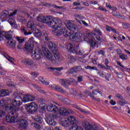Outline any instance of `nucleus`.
I'll use <instances>...</instances> for the list:
<instances>
[{
    "label": "nucleus",
    "instance_id": "c03bdc74",
    "mask_svg": "<svg viewBox=\"0 0 130 130\" xmlns=\"http://www.w3.org/2000/svg\"><path fill=\"white\" fill-rule=\"evenodd\" d=\"M8 43V44H9V45H11V46H14V45H16V42H15V41L14 40H9Z\"/></svg>",
    "mask_w": 130,
    "mask_h": 130
},
{
    "label": "nucleus",
    "instance_id": "49530a36",
    "mask_svg": "<svg viewBox=\"0 0 130 130\" xmlns=\"http://www.w3.org/2000/svg\"><path fill=\"white\" fill-rule=\"evenodd\" d=\"M16 39H17L18 42L19 43H20V44H21V43H23V42H24V39H21L19 37H17Z\"/></svg>",
    "mask_w": 130,
    "mask_h": 130
},
{
    "label": "nucleus",
    "instance_id": "f257e3e1",
    "mask_svg": "<svg viewBox=\"0 0 130 130\" xmlns=\"http://www.w3.org/2000/svg\"><path fill=\"white\" fill-rule=\"evenodd\" d=\"M60 21V26L56 28H52L55 29V33L57 36H60L63 34L64 37H69L70 39L75 41V42H79L81 41L82 35L81 34L75 33V30H77V25L75 24L69 22L67 24V28L62 29L61 27V20Z\"/></svg>",
    "mask_w": 130,
    "mask_h": 130
},
{
    "label": "nucleus",
    "instance_id": "e2e57ef3",
    "mask_svg": "<svg viewBox=\"0 0 130 130\" xmlns=\"http://www.w3.org/2000/svg\"><path fill=\"white\" fill-rule=\"evenodd\" d=\"M98 67L100 69H105V66H104V65L102 64V63H99Z\"/></svg>",
    "mask_w": 130,
    "mask_h": 130
},
{
    "label": "nucleus",
    "instance_id": "b1692460",
    "mask_svg": "<svg viewBox=\"0 0 130 130\" xmlns=\"http://www.w3.org/2000/svg\"><path fill=\"white\" fill-rule=\"evenodd\" d=\"M42 55V54H32L31 57L34 59H36V60H39Z\"/></svg>",
    "mask_w": 130,
    "mask_h": 130
},
{
    "label": "nucleus",
    "instance_id": "aec40b11",
    "mask_svg": "<svg viewBox=\"0 0 130 130\" xmlns=\"http://www.w3.org/2000/svg\"><path fill=\"white\" fill-rule=\"evenodd\" d=\"M10 95V91L9 90L2 89L0 90V97H6V96H9Z\"/></svg>",
    "mask_w": 130,
    "mask_h": 130
},
{
    "label": "nucleus",
    "instance_id": "5fc2aeb1",
    "mask_svg": "<svg viewBox=\"0 0 130 130\" xmlns=\"http://www.w3.org/2000/svg\"><path fill=\"white\" fill-rule=\"evenodd\" d=\"M17 12H18V10H15L13 13H11L9 15V16L10 17H13V16H15V15L17 14Z\"/></svg>",
    "mask_w": 130,
    "mask_h": 130
},
{
    "label": "nucleus",
    "instance_id": "a18cd8bd",
    "mask_svg": "<svg viewBox=\"0 0 130 130\" xmlns=\"http://www.w3.org/2000/svg\"><path fill=\"white\" fill-rule=\"evenodd\" d=\"M49 88H51L52 90L56 91L57 85L55 84H52L49 86Z\"/></svg>",
    "mask_w": 130,
    "mask_h": 130
},
{
    "label": "nucleus",
    "instance_id": "473e14b6",
    "mask_svg": "<svg viewBox=\"0 0 130 130\" xmlns=\"http://www.w3.org/2000/svg\"><path fill=\"white\" fill-rule=\"evenodd\" d=\"M120 58L122 59V60H127V55L124 54V53L119 55Z\"/></svg>",
    "mask_w": 130,
    "mask_h": 130
},
{
    "label": "nucleus",
    "instance_id": "72a5a7b5",
    "mask_svg": "<svg viewBox=\"0 0 130 130\" xmlns=\"http://www.w3.org/2000/svg\"><path fill=\"white\" fill-rule=\"evenodd\" d=\"M26 103L27 102H29V98L28 96V94H26L23 96L22 98V103Z\"/></svg>",
    "mask_w": 130,
    "mask_h": 130
},
{
    "label": "nucleus",
    "instance_id": "864d4df0",
    "mask_svg": "<svg viewBox=\"0 0 130 130\" xmlns=\"http://www.w3.org/2000/svg\"><path fill=\"white\" fill-rule=\"evenodd\" d=\"M99 10H100V11H103V12H107V10H106V9L103 8L102 6H100L99 7Z\"/></svg>",
    "mask_w": 130,
    "mask_h": 130
},
{
    "label": "nucleus",
    "instance_id": "13d9d810",
    "mask_svg": "<svg viewBox=\"0 0 130 130\" xmlns=\"http://www.w3.org/2000/svg\"><path fill=\"white\" fill-rule=\"evenodd\" d=\"M95 32H96V33H97V34H98V36H102V31H101V30H96V31H95Z\"/></svg>",
    "mask_w": 130,
    "mask_h": 130
},
{
    "label": "nucleus",
    "instance_id": "69168bd1",
    "mask_svg": "<svg viewBox=\"0 0 130 130\" xmlns=\"http://www.w3.org/2000/svg\"><path fill=\"white\" fill-rule=\"evenodd\" d=\"M82 23L83 25H84V26H85V27H88V26H89V24L84 20H82Z\"/></svg>",
    "mask_w": 130,
    "mask_h": 130
},
{
    "label": "nucleus",
    "instance_id": "9d476101",
    "mask_svg": "<svg viewBox=\"0 0 130 130\" xmlns=\"http://www.w3.org/2000/svg\"><path fill=\"white\" fill-rule=\"evenodd\" d=\"M25 108L27 112L31 114L38 111V105L34 102L25 105Z\"/></svg>",
    "mask_w": 130,
    "mask_h": 130
},
{
    "label": "nucleus",
    "instance_id": "393cba45",
    "mask_svg": "<svg viewBox=\"0 0 130 130\" xmlns=\"http://www.w3.org/2000/svg\"><path fill=\"white\" fill-rule=\"evenodd\" d=\"M106 30L107 31V32H110V31H112L113 33L116 34V29L109 25L106 26Z\"/></svg>",
    "mask_w": 130,
    "mask_h": 130
},
{
    "label": "nucleus",
    "instance_id": "1a4fd4ad",
    "mask_svg": "<svg viewBox=\"0 0 130 130\" xmlns=\"http://www.w3.org/2000/svg\"><path fill=\"white\" fill-rule=\"evenodd\" d=\"M27 27L35 31L34 35L37 38H40L42 36V33L41 32V30L37 29V24H35L34 22L32 21H28L27 24Z\"/></svg>",
    "mask_w": 130,
    "mask_h": 130
},
{
    "label": "nucleus",
    "instance_id": "2eb2a0df",
    "mask_svg": "<svg viewBox=\"0 0 130 130\" xmlns=\"http://www.w3.org/2000/svg\"><path fill=\"white\" fill-rule=\"evenodd\" d=\"M8 23L11 25V27L14 29L18 28V25H17V22L15 19L13 18H10L8 20Z\"/></svg>",
    "mask_w": 130,
    "mask_h": 130
},
{
    "label": "nucleus",
    "instance_id": "4468645a",
    "mask_svg": "<svg viewBox=\"0 0 130 130\" xmlns=\"http://www.w3.org/2000/svg\"><path fill=\"white\" fill-rule=\"evenodd\" d=\"M69 51L70 52H72L74 54H77V53H81V51H80V48H79V47H77L76 48H74L73 44L70 45V48H69Z\"/></svg>",
    "mask_w": 130,
    "mask_h": 130
},
{
    "label": "nucleus",
    "instance_id": "c9c22d12",
    "mask_svg": "<svg viewBox=\"0 0 130 130\" xmlns=\"http://www.w3.org/2000/svg\"><path fill=\"white\" fill-rule=\"evenodd\" d=\"M122 25L124 29H128V28H130V23L124 22L122 23Z\"/></svg>",
    "mask_w": 130,
    "mask_h": 130
},
{
    "label": "nucleus",
    "instance_id": "58836bf2",
    "mask_svg": "<svg viewBox=\"0 0 130 130\" xmlns=\"http://www.w3.org/2000/svg\"><path fill=\"white\" fill-rule=\"evenodd\" d=\"M98 74L103 78L105 77V73L103 71L98 70Z\"/></svg>",
    "mask_w": 130,
    "mask_h": 130
},
{
    "label": "nucleus",
    "instance_id": "c85d7f7f",
    "mask_svg": "<svg viewBox=\"0 0 130 130\" xmlns=\"http://www.w3.org/2000/svg\"><path fill=\"white\" fill-rule=\"evenodd\" d=\"M74 68L75 73H78L81 71H84V69H82V67L81 66H75Z\"/></svg>",
    "mask_w": 130,
    "mask_h": 130
},
{
    "label": "nucleus",
    "instance_id": "8fccbe9b",
    "mask_svg": "<svg viewBox=\"0 0 130 130\" xmlns=\"http://www.w3.org/2000/svg\"><path fill=\"white\" fill-rule=\"evenodd\" d=\"M116 51L118 55H121L122 54V51L120 49H117Z\"/></svg>",
    "mask_w": 130,
    "mask_h": 130
},
{
    "label": "nucleus",
    "instance_id": "052dcab7",
    "mask_svg": "<svg viewBox=\"0 0 130 130\" xmlns=\"http://www.w3.org/2000/svg\"><path fill=\"white\" fill-rule=\"evenodd\" d=\"M30 74L34 78H36V77L38 76V74H36L35 72H31Z\"/></svg>",
    "mask_w": 130,
    "mask_h": 130
},
{
    "label": "nucleus",
    "instance_id": "2f4dec72",
    "mask_svg": "<svg viewBox=\"0 0 130 130\" xmlns=\"http://www.w3.org/2000/svg\"><path fill=\"white\" fill-rule=\"evenodd\" d=\"M112 14L114 17H116L117 18H120V17H121L120 13L117 11H113Z\"/></svg>",
    "mask_w": 130,
    "mask_h": 130
},
{
    "label": "nucleus",
    "instance_id": "412c9836",
    "mask_svg": "<svg viewBox=\"0 0 130 130\" xmlns=\"http://www.w3.org/2000/svg\"><path fill=\"white\" fill-rule=\"evenodd\" d=\"M22 62H23L25 66H32V64H33V61L29 58H25L23 59Z\"/></svg>",
    "mask_w": 130,
    "mask_h": 130
},
{
    "label": "nucleus",
    "instance_id": "dca6fc26",
    "mask_svg": "<svg viewBox=\"0 0 130 130\" xmlns=\"http://www.w3.org/2000/svg\"><path fill=\"white\" fill-rule=\"evenodd\" d=\"M116 63H117V64L118 66H120L121 68H119V67H117V68H118V69L119 70H120L121 72H125V70H127V71H129V72H130V68H127L124 67V66L122 65V64L119 61H117Z\"/></svg>",
    "mask_w": 130,
    "mask_h": 130
},
{
    "label": "nucleus",
    "instance_id": "0eeeda50",
    "mask_svg": "<svg viewBox=\"0 0 130 130\" xmlns=\"http://www.w3.org/2000/svg\"><path fill=\"white\" fill-rule=\"evenodd\" d=\"M35 44H37V42L34 41V38L32 37L25 43L24 50L25 52H31L32 54H42V51L39 47H36L33 51Z\"/></svg>",
    "mask_w": 130,
    "mask_h": 130
},
{
    "label": "nucleus",
    "instance_id": "4c0bfd02",
    "mask_svg": "<svg viewBox=\"0 0 130 130\" xmlns=\"http://www.w3.org/2000/svg\"><path fill=\"white\" fill-rule=\"evenodd\" d=\"M50 70H53V71H54V70H55L56 71H58V72H60L61 71H62V70H63V67H58V68L51 67Z\"/></svg>",
    "mask_w": 130,
    "mask_h": 130
},
{
    "label": "nucleus",
    "instance_id": "f704fd0d",
    "mask_svg": "<svg viewBox=\"0 0 130 130\" xmlns=\"http://www.w3.org/2000/svg\"><path fill=\"white\" fill-rule=\"evenodd\" d=\"M41 82L43 84V85H45L46 86L49 85V82L48 81H46L42 77H40Z\"/></svg>",
    "mask_w": 130,
    "mask_h": 130
},
{
    "label": "nucleus",
    "instance_id": "4be33fe9",
    "mask_svg": "<svg viewBox=\"0 0 130 130\" xmlns=\"http://www.w3.org/2000/svg\"><path fill=\"white\" fill-rule=\"evenodd\" d=\"M85 130H96L97 129V126L96 125H92L90 124H88V125H85Z\"/></svg>",
    "mask_w": 130,
    "mask_h": 130
},
{
    "label": "nucleus",
    "instance_id": "f03ea898",
    "mask_svg": "<svg viewBox=\"0 0 130 130\" xmlns=\"http://www.w3.org/2000/svg\"><path fill=\"white\" fill-rule=\"evenodd\" d=\"M47 110L49 112H52L53 113H56V112H59V114H51L46 119V121L48 124L53 126H54L56 125L55 119L59 118L60 116H67L69 114L73 113V111H72V110H69L68 111L64 107H61L59 110L57 106L53 104L48 105L47 106Z\"/></svg>",
    "mask_w": 130,
    "mask_h": 130
},
{
    "label": "nucleus",
    "instance_id": "9b49d317",
    "mask_svg": "<svg viewBox=\"0 0 130 130\" xmlns=\"http://www.w3.org/2000/svg\"><path fill=\"white\" fill-rule=\"evenodd\" d=\"M77 33V34H81V40L79 42H81V41H83V39L84 41H86V42H88L91 39H93V35H94V32L92 31L91 32H88L84 35L83 37V35L80 32H74Z\"/></svg>",
    "mask_w": 130,
    "mask_h": 130
},
{
    "label": "nucleus",
    "instance_id": "ddd939ff",
    "mask_svg": "<svg viewBox=\"0 0 130 130\" xmlns=\"http://www.w3.org/2000/svg\"><path fill=\"white\" fill-rule=\"evenodd\" d=\"M4 34L3 31H0V36H2V35H3V36H4L5 38L7 39V40H11L13 38V32L11 31H7L6 32H4Z\"/></svg>",
    "mask_w": 130,
    "mask_h": 130
},
{
    "label": "nucleus",
    "instance_id": "5701e85b",
    "mask_svg": "<svg viewBox=\"0 0 130 130\" xmlns=\"http://www.w3.org/2000/svg\"><path fill=\"white\" fill-rule=\"evenodd\" d=\"M68 57L69 62H70V63H74V62L77 60V58L75 57V56L72 55H68Z\"/></svg>",
    "mask_w": 130,
    "mask_h": 130
},
{
    "label": "nucleus",
    "instance_id": "37998d69",
    "mask_svg": "<svg viewBox=\"0 0 130 130\" xmlns=\"http://www.w3.org/2000/svg\"><path fill=\"white\" fill-rule=\"evenodd\" d=\"M111 77V75H110V74H105V77H104L103 78H105L106 80L107 81H109V79H110V78Z\"/></svg>",
    "mask_w": 130,
    "mask_h": 130
},
{
    "label": "nucleus",
    "instance_id": "603ef678",
    "mask_svg": "<svg viewBox=\"0 0 130 130\" xmlns=\"http://www.w3.org/2000/svg\"><path fill=\"white\" fill-rule=\"evenodd\" d=\"M116 97L118 99H120L121 100H123V96H122L121 95L119 94H116Z\"/></svg>",
    "mask_w": 130,
    "mask_h": 130
},
{
    "label": "nucleus",
    "instance_id": "680f3d73",
    "mask_svg": "<svg viewBox=\"0 0 130 130\" xmlns=\"http://www.w3.org/2000/svg\"><path fill=\"white\" fill-rule=\"evenodd\" d=\"M44 130H54L53 128L49 127V126H45Z\"/></svg>",
    "mask_w": 130,
    "mask_h": 130
},
{
    "label": "nucleus",
    "instance_id": "423d86ee",
    "mask_svg": "<svg viewBox=\"0 0 130 130\" xmlns=\"http://www.w3.org/2000/svg\"><path fill=\"white\" fill-rule=\"evenodd\" d=\"M38 22L46 24L50 28H57L60 26V21L59 19L52 18V16H39L37 18Z\"/></svg>",
    "mask_w": 130,
    "mask_h": 130
},
{
    "label": "nucleus",
    "instance_id": "7c9ffc66",
    "mask_svg": "<svg viewBox=\"0 0 130 130\" xmlns=\"http://www.w3.org/2000/svg\"><path fill=\"white\" fill-rule=\"evenodd\" d=\"M55 91L56 92H60V93H66V90H63L62 87L59 86H57L56 90Z\"/></svg>",
    "mask_w": 130,
    "mask_h": 130
},
{
    "label": "nucleus",
    "instance_id": "774afa93",
    "mask_svg": "<svg viewBox=\"0 0 130 130\" xmlns=\"http://www.w3.org/2000/svg\"><path fill=\"white\" fill-rule=\"evenodd\" d=\"M55 130H62V129L60 126H56L55 127Z\"/></svg>",
    "mask_w": 130,
    "mask_h": 130
},
{
    "label": "nucleus",
    "instance_id": "338daca9",
    "mask_svg": "<svg viewBox=\"0 0 130 130\" xmlns=\"http://www.w3.org/2000/svg\"><path fill=\"white\" fill-rule=\"evenodd\" d=\"M73 6H74V7H76V6H81V4H80L77 2H75L73 3Z\"/></svg>",
    "mask_w": 130,
    "mask_h": 130
},
{
    "label": "nucleus",
    "instance_id": "09e8293b",
    "mask_svg": "<svg viewBox=\"0 0 130 130\" xmlns=\"http://www.w3.org/2000/svg\"><path fill=\"white\" fill-rule=\"evenodd\" d=\"M6 115V112L3 110H0V117H4Z\"/></svg>",
    "mask_w": 130,
    "mask_h": 130
},
{
    "label": "nucleus",
    "instance_id": "6e6552de",
    "mask_svg": "<svg viewBox=\"0 0 130 130\" xmlns=\"http://www.w3.org/2000/svg\"><path fill=\"white\" fill-rule=\"evenodd\" d=\"M10 110L11 112L6 116V120L9 123H15L16 122V119L19 117L18 111L13 110H8V111H9Z\"/></svg>",
    "mask_w": 130,
    "mask_h": 130
},
{
    "label": "nucleus",
    "instance_id": "a211bd4d",
    "mask_svg": "<svg viewBox=\"0 0 130 130\" xmlns=\"http://www.w3.org/2000/svg\"><path fill=\"white\" fill-rule=\"evenodd\" d=\"M9 12L8 11H4L1 13L0 20H7L9 17Z\"/></svg>",
    "mask_w": 130,
    "mask_h": 130
},
{
    "label": "nucleus",
    "instance_id": "ea45409f",
    "mask_svg": "<svg viewBox=\"0 0 130 130\" xmlns=\"http://www.w3.org/2000/svg\"><path fill=\"white\" fill-rule=\"evenodd\" d=\"M95 92H97L98 94H100V95L102 96V93H101V91H99V89H94L93 91H92V95H97V93H95Z\"/></svg>",
    "mask_w": 130,
    "mask_h": 130
},
{
    "label": "nucleus",
    "instance_id": "6ab92c4d",
    "mask_svg": "<svg viewBox=\"0 0 130 130\" xmlns=\"http://www.w3.org/2000/svg\"><path fill=\"white\" fill-rule=\"evenodd\" d=\"M61 81H62L61 85L64 88H69L71 85L70 82L66 79H62Z\"/></svg>",
    "mask_w": 130,
    "mask_h": 130
},
{
    "label": "nucleus",
    "instance_id": "bb28decb",
    "mask_svg": "<svg viewBox=\"0 0 130 130\" xmlns=\"http://www.w3.org/2000/svg\"><path fill=\"white\" fill-rule=\"evenodd\" d=\"M94 35H93L92 36V39L96 41V42H99V41H101V37H100V36L96 35L94 32Z\"/></svg>",
    "mask_w": 130,
    "mask_h": 130
},
{
    "label": "nucleus",
    "instance_id": "20e7f679",
    "mask_svg": "<svg viewBox=\"0 0 130 130\" xmlns=\"http://www.w3.org/2000/svg\"><path fill=\"white\" fill-rule=\"evenodd\" d=\"M23 104V100L21 95L15 96L12 103L11 104H6L5 101L0 100V107H3L5 110H14L15 111H19V106Z\"/></svg>",
    "mask_w": 130,
    "mask_h": 130
},
{
    "label": "nucleus",
    "instance_id": "6e6d98bb",
    "mask_svg": "<svg viewBox=\"0 0 130 130\" xmlns=\"http://www.w3.org/2000/svg\"><path fill=\"white\" fill-rule=\"evenodd\" d=\"M110 9L111 10V11H113V12H116L117 10V8L111 6Z\"/></svg>",
    "mask_w": 130,
    "mask_h": 130
},
{
    "label": "nucleus",
    "instance_id": "f8f14e48",
    "mask_svg": "<svg viewBox=\"0 0 130 130\" xmlns=\"http://www.w3.org/2000/svg\"><path fill=\"white\" fill-rule=\"evenodd\" d=\"M18 123L19 124V128L27 129V127H28V121H27L26 120L24 119H19L18 120Z\"/></svg>",
    "mask_w": 130,
    "mask_h": 130
},
{
    "label": "nucleus",
    "instance_id": "3c124183",
    "mask_svg": "<svg viewBox=\"0 0 130 130\" xmlns=\"http://www.w3.org/2000/svg\"><path fill=\"white\" fill-rule=\"evenodd\" d=\"M69 74H74L75 73V69L74 68H72L71 69L68 70Z\"/></svg>",
    "mask_w": 130,
    "mask_h": 130
},
{
    "label": "nucleus",
    "instance_id": "7ed1b4c3",
    "mask_svg": "<svg viewBox=\"0 0 130 130\" xmlns=\"http://www.w3.org/2000/svg\"><path fill=\"white\" fill-rule=\"evenodd\" d=\"M48 46L52 52L49 51L47 48L44 47L42 48L43 53L47 59L50 60L53 64H55L56 62L59 61V59H60L59 54L58 53H54V51H57V46L54 43L49 42Z\"/></svg>",
    "mask_w": 130,
    "mask_h": 130
},
{
    "label": "nucleus",
    "instance_id": "bf43d9fd",
    "mask_svg": "<svg viewBox=\"0 0 130 130\" xmlns=\"http://www.w3.org/2000/svg\"><path fill=\"white\" fill-rule=\"evenodd\" d=\"M107 67H105V70H109L110 71H111V69H112V67L110 66L109 65H106Z\"/></svg>",
    "mask_w": 130,
    "mask_h": 130
},
{
    "label": "nucleus",
    "instance_id": "0e129e2a",
    "mask_svg": "<svg viewBox=\"0 0 130 130\" xmlns=\"http://www.w3.org/2000/svg\"><path fill=\"white\" fill-rule=\"evenodd\" d=\"M90 98L92 99V100H95L96 101H99V99H96V97L94 96H92V95L90 96Z\"/></svg>",
    "mask_w": 130,
    "mask_h": 130
},
{
    "label": "nucleus",
    "instance_id": "39448f33",
    "mask_svg": "<svg viewBox=\"0 0 130 130\" xmlns=\"http://www.w3.org/2000/svg\"><path fill=\"white\" fill-rule=\"evenodd\" d=\"M78 122V121L74 116H70L68 118H61L60 119V123L64 127H69L70 124L73 125L71 126L70 130H84L82 127L77 126Z\"/></svg>",
    "mask_w": 130,
    "mask_h": 130
},
{
    "label": "nucleus",
    "instance_id": "a19ab883",
    "mask_svg": "<svg viewBox=\"0 0 130 130\" xmlns=\"http://www.w3.org/2000/svg\"><path fill=\"white\" fill-rule=\"evenodd\" d=\"M83 76L82 75H79L77 77V81L76 82L77 83H81V82H83Z\"/></svg>",
    "mask_w": 130,
    "mask_h": 130
},
{
    "label": "nucleus",
    "instance_id": "79ce46f5",
    "mask_svg": "<svg viewBox=\"0 0 130 130\" xmlns=\"http://www.w3.org/2000/svg\"><path fill=\"white\" fill-rule=\"evenodd\" d=\"M28 101H34L35 97L33 95L28 94Z\"/></svg>",
    "mask_w": 130,
    "mask_h": 130
},
{
    "label": "nucleus",
    "instance_id": "a878e982",
    "mask_svg": "<svg viewBox=\"0 0 130 130\" xmlns=\"http://www.w3.org/2000/svg\"><path fill=\"white\" fill-rule=\"evenodd\" d=\"M34 120L38 123H42L43 122V119L40 116H36L34 118Z\"/></svg>",
    "mask_w": 130,
    "mask_h": 130
},
{
    "label": "nucleus",
    "instance_id": "f3484780",
    "mask_svg": "<svg viewBox=\"0 0 130 130\" xmlns=\"http://www.w3.org/2000/svg\"><path fill=\"white\" fill-rule=\"evenodd\" d=\"M39 108L40 113H44L46 111L45 109L46 108V104L43 103L40 104Z\"/></svg>",
    "mask_w": 130,
    "mask_h": 130
},
{
    "label": "nucleus",
    "instance_id": "cd10ccee",
    "mask_svg": "<svg viewBox=\"0 0 130 130\" xmlns=\"http://www.w3.org/2000/svg\"><path fill=\"white\" fill-rule=\"evenodd\" d=\"M88 42L90 45V47H92V48H94V47L96 46V42L94 41V39H91V40H90Z\"/></svg>",
    "mask_w": 130,
    "mask_h": 130
},
{
    "label": "nucleus",
    "instance_id": "4d7b16f0",
    "mask_svg": "<svg viewBox=\"0 0 130 130\" xmlns=\"http://www.w3.org/2000/svg\"><path fill=\"white\" fill-rule=\"evenodd\" d=\"M110 103L111 105L114 106L116 104V102L114 101L113 100H111Z\"/></svg>",
    "mask_w": 130,
    "mask_h": 130
},
{
    "label": "nucleus",
    "instance_id": "de8ad7c7",
    "mask_svg": "<svg viewBox=\"0 0 130 130\" xmlns=\"http://www.w3.org/2000/svg\"><path fill=\"white\" fill-rule=\"evenodd\" d=\"M84 93L86 95H87V96H89V97H90L92 94V93H91V91L89 90H85L84 91Z\"/></svg>",
    "mask_w": 130,
    "mask_h": 130
},
{
    "label": "nucleus",
    "instance_id": "c756f323",
    "mask_svg": "<svg viewBox=\"0 0 130 130\" xmlns=\"http://www.w3.org/2000/svg\"><path fill=\"white\" fill-rule=\"evenodd\" d=\"M85 69L86 70H90L91 71L94 70V71H98V69H97V67L93 66V67H91L90 66H87L85 67Z\"/></svg>",
    "mask_w": 130,
    "mask_h": 130
},
{
    "label": "nucleus",
    "instance_id": "e433bc0d",
    "mask_svg": "<svg viewBox=\"0 0 130 130\" xmlns=\"http://www.w3.org/2000/svg\"><path fill=\"white\" fill-rule=\"evenodd\" d=\"M22 31L25 36H28V35H31V34H32V32H27L25 28H23Z\"/></svg>",
    "mask_w": 130,
    "mask_h": 130
}]
</instances>
